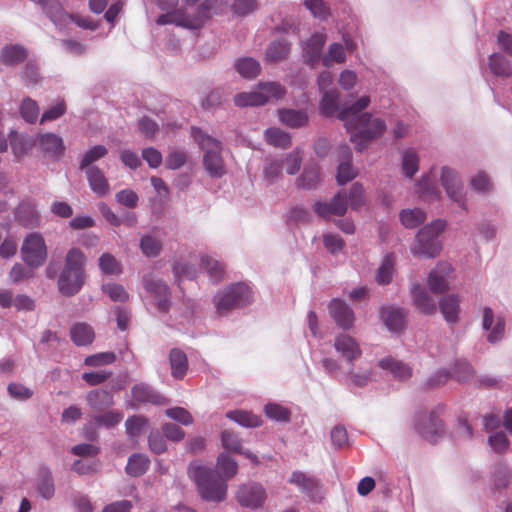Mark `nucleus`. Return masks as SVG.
<instances>
[{"mask_svg":"<svg viewBox=\"0 0 512 512\" xmlns=\"http://www.w3.org/2000/svg\"><path fill=\"white\" fill-rule=\"evenodd\" d=\"M70 335L72 341L77 346L88 345L94 339V331L92 327L86 323L75 324L70 330Z\"/></svg>","mask_w":512,"mask_h":512,"instance_id":"34","label":"nucleus"},{"mask_svg":"<svg viewBox=\"0 0 512 512\" xmlns=\"http://www.w3.org/2000/svg\"><path fill=\"white\" fill-rule=\"evenodd\" d=\"M489 67L493 74L501 77L512 76V64L499 53L492 54L489 57Z\"/></svg>","mask_w":512,"mask_h":512,"instance_id":"36","label":"nucleus"},{"mask_svg":"<svg viewBox=\"0 0 512 512\" xmlns=\"http://www.w3.org/2000/svg\"><path fill=\"white\" fill-rule=\"evenodd\" d=\"M115 198L119 204L127 208H135L139 201L137 193L132 189H123L117 192Z\"/></svg>","mask_w":512,"mask_h":512,"instance_id":"63","label":"nucleus"},{"mask_svg":"<svg viewBox=\"0 0 512 512\" xmlns=\"http://www.w3.org/2000/svg\"><path fill=\"white\" fill-rule=\"evenodd\" d=\"M417 193L426 201L437 200L440 196V191L434 185L429 175L423 176L418 182Z\"/></svg>","mask_w":512,"mask_h":512,"instance_id":"45","label":"nucleus"},{"mask_svg":"<svg viewBox=\"0 0 512 512\" xmlns=\"http://www.w3.org/2000/svg\"><path fill=\"white\" fill-rule=\"evenodd\" d=\"M320 181L319 167L316 165L305 167L301 176L296 180L299 188L312 189Z\"/></svg>","mask_w":512,"mask_h":512,"instance_id":"41","label":"nucleus"},{"mask_svg":"<svg viewBox=\"0 0 512 512\" xmlns=\"http://www.w3.org/2000/svg\"><path fill=\"white\" fill-rule=\"evenodd\" d=\"M339 92L336 89L325 91L320 102V111L325 116H332L339 110Z\"/></svg>","mask_w":512,"mask_h":512,"instance_id":"40","label":"nucleus"},{"mask_svg":"<svg viewBox=\"0 0 512 512\" xmlns=\"http://www.w3.org/2000/svg\"><path fill=\"white\" fill-rule=\"evenodd\" d=\"M334 348L349 363L360 357L362 353L359 344L347 334H340L335 338Z\"/></svg>","mask_w":512,"mask_h":512,"instance_id":"19","label":"nucleus"},{"mask_svg":"<svg viewBox=\"0 0 512 512\" xmlns=\"http://www.w3.org/2000/svg\"><path fill=\"white\" fill-rule=\"evenodd\" d=\"M235 66L239 74L248 79L256 77L260 72L259 62L250 57L239 59Z\"/></svg>","mask_w":512,"mask_h":512,"instance_id":"48","label":"nucleus"},{"mask_svg":"<svg viewBox=\"0 0 512 512\" xmlns=\"http://www.w3.org/2000/svg\"><path fill=\"white\" fill-rule=\"evenodd\" d=\"M257 0H234L232 4V12L237 16H247L258 9Z\"/></svg>","mask_w":512,"mask_h":512,"instance_id":"58","label":"nucleus"},{"mask_svg":"<svg viewBox=\"0 0 512 512\" xmlns=\"http://www.w3.org/2000/svg\"><path fill=\"white\" fill-rule=\"evenodd\" d=\"M149 459L141 454H134L129 457L126 471L129 475L138 477L144 474L149 467Z\"/></svg>","mask_w":512,"mask_h":512,"instance_id":"43","label":"nucleus"},{"mask_svg":"<svg viewBox=\"0 0 512 512\" xmlns=\"http://www.w3.org/2000/svg\"><path fill=\"white\" fill-rule=\"evenodd\" d=\"M102 290L112 301L125 302L129 299V294L125 288L117 283H108L103 285Z\"/></svg>","mask_w":512,"mask_h":512,"instance_id":"57","label":"nucleus"},{"mask_svg":"<svg viewBox=\"0 0 512 512\" xmlns=\"http://www.w3.org/2000/svg\"><path fill=\"white\" fill-rule=\"evenodd\" d=\"M226 416L244 427H258L262 424L261 418L252 412L235 410L228 412Z\"/></svg>","mask_w":512,"mask_h":512,"instance_id":"42","label":"nucleus"},{"mask_svg":"<svg viewBox=\"0 0 512 512\" xmlns=\"http://www.w3.org/2000/svg\"><path fill=\"white\" fill-rule=\"evenodd\" d=\"M200 269L208 275L213 284L220 283L225 275L224 265L210 256L201 257Z\"/></svg>","mask_w":512,"mask_h":512,"instance_id":"28","label":"nucleus"},{"mask_svg":"<svg viewBox=\"0 0 512 512\" xmlns=\"http://www.w3.org/2000/svg\"><path fill=\"white\" fill-rule=\"evenodd\" d=\"M169 360L172 376L177 379L183 378L188 368L186 354L178 348H173L170 351Z\"/></svg>","mask_w":512,"mask_h":512,"instance_id":"31","label":"nucleus"},{"mask_svg":"<svg viewBox=\"0 0 512 512\" xmlns=\"http://www.w3.org/2000/svg\"><path fill=\"white\" fill-rule=\"evenodd\" d=\"M379 366L389 370L392 375L399 380H406L411 377L412 369L405 363L392 357H386L379 361Z\"/></svg>","mask_w":512,"mask_h":512,"instance_id":"29","label":"nucleus"},{"mask_svg":"<svg viewBox=\"0 0 512 512\" xmlns=\"http://www.w3.org/2000/svg\"><path fill=\"white\" fill-rule=\"evenodd\" d=\"M285 89L276 82L259 84V90L239 93L234 97L235 104L239 107L264 105L271 99H281Z\"/></svg>","mask_w":512,"mask_h":512,"instance_id":"8","label":"nucleus"},{"mask_svg":"<svg viewBox=\"0 0 512 512\" xmlns=\"http://www.w3.org/2000/svg\"><path fill=\"white\" fill-rule=\"evenodd\" d=\"M402 225L407 229H414L426 220V214L418 209H404L399 214Z\"/></svg>","mask_w":512,"mask_h":512,"instance_id":"38","label":"nucleus"},{"mask_svg":"<svg viewBox=\"0 0 512 512\" xmlns=\"http://www.w3.org/2000/svg\"><path fill=\"white\" fill-rule=\"evenodd\" d=\"M23 260L30 267L41 266L47 258V248L43 237L37 233L29 234L21 247Z\"/></svg>","mask_w":512,"mask_h":512,"instance_id":"9","label":"nucleus"},{"mask_svg":"<svg viewBox=\"0 0 512 512\" xmlns=\"http://www.w3.org/2000/svg\"><path fill=\"white\" fill-rule=\"evenodd\" d=\"M452 273V266L449 263L442 262L429 273L428 285L435 294H442L449 288L448 279Z\"/></svg>","mask_w":512,"mask_h":512,"instance_id":"16","label":"nucleus"},{"mask_svg":"<svg viewBox=\"0 0 512 512\" xmlns=\"http://www.w3.org/2000/svg\"><path fill=\"white\" fill-rule=\"evenodd\" d=\"M85 174L91 190L98 196H105L109 193V183L104 176V173L97 167H88L85 169Z\"/></svg>","mask_w":512,"mask_h":512,"instance_id":"24","label":"nucleus"},{"mask_svg":"<svg viewBox=\"0 0 512 512\" xmlns=\"http://www.w3.org/2000/svg\"><path fill=\"white\" fill-rule=\"evenodd\" d=\"M441 182L448 196L455 201L461 208L466 209V198L463 193V187L456 172L450 168L442 169Z\"/></svg>","mask_w":512,"mask_h":512,"instance_id":"12","label":"nucleus"},{"mask_svg":"<svg viewBox=\"0 0 512 512\" xmlns=\"http://www.w3.org/2000/svg\"><path fill=\"white\" fill-rule=\"evenodd\" d=\"M27 57V52L20 45H6L0 53V62L5 65H16L23 62Z\"/></svg>","mask_w":512,"mask_h":512,"instance_id":"30","label":"nucleus"},{"mask_svg":"<svg viewBox=\"0 0 512 512\" xmlns=\"http://www.w3.org/2000/svg\"><path fill=\"white\" fill-rule=\"evenodd\" d=\"M35 144L46 157L50 158L60 157L65 151L62 137L51 132L38 134Z\"/></svg>","mask_w":512,"mask_h":512,"instance_id":"14","label":"nucleus"},{"mask_svg":"<svg viewBox=\"0 0 512 512\" xmlns=\"http://www.w3.org/2000/svg\"><path fill=\"white\" fill-rule=\"evenodd\" d=\"M194 479L203 500L221 502L226 498L227 483L211 469L194 467Z\"/></svg>","mask_w":512,"mask_h":512,"instance_id":"7","label":"nucleus"},{"mask_svg":"<svg viewBox=\"0 0 512 512\" xmlns=\"http://www.w3.org/2000/svg\"><path fill=\"white\" fill-rule=\"evenodd\" d=\"M86 402L95 412H104L114 404L113 395L103 389H94L87 393Z\"/></svg>","mask_w":512,"mask_h":512,"instance_id":"21","label":"nucleus"},{"mask_svg":"<svg viewBox=\"0 0 512 512\" xmlns=\"http://www.w3.org/2000/svg\"><path fill=\"white\" fill-rule=\"evenodd\" d=\"M343 153V160L340 162L337 171V182L339 185H344L357 176V171L351 164V151L347 145L340 147Z\"/></svg>","mask_w":512,"mask_h":512,"instance_id":"25","label":"nucleus"},{"mask_svg":"<svg viewBox=\"0 0 512 512\" xmlns=\"http://www.w3.org/2000/svg\"><path fill=\"white\" fill-rule=\"evenodd\" d=\"M143 285L145 290L154 297L157 309L160 312H167L170 306L167 285L152 275H145L143 277Z\"/></svg>","mask_w":512,"mask_h":512,"instance_id":"11","label":"nucleus"},{"mask_svg":"<svg viewBox=\"0 0 512 512\" xmlns=\"http://www.w3.org/2000/svg\"><path fill=\"white\" fill-rule=\"evenodd\" d=\"M38 103L30 97H26L20 104V115L27 123L33 124L39 117Z\"/></svg>","mask_w":512,"mask_h":512,"instance_id":"47","label":"nucleus"},{"mask_svg":"<svg viewBox=\"0 0 512 512\" xmlns=\"http://www.w3.org/2000/svg\"><path fill=\"white\" fill-rule=\"evenodd\" d=\"M416 432L430 443H436L444 435V425L435 411L419 414L415 422Z\"/></svg>","mask_w":512,"mask_h":512,"instance_id":"10","label":"nucleus"},{"mask_svg":"<svg viewBox=\"0 0 512 512\" xmlns=\"http://www.w3.org/2000/svg\"><path fill=\"white\" fill-rule=\"evenodd\" d=\"M146 419L143 416H131L125 422L126 432L130 438H135L142 432L146 425Z\"/></svg>","mask_w":512,"mask_h":512,"instance_id":"62","label":"nucleus"},{"mask_svg":"<svg viewBox=\"0 0 512 512\" xmlns=\"http://www.w3.org/2000/svg\"><path fill=\"white\" fill-rule=\"evenodd\" d=\"M329 313L336 324L343 329H348L354 322V313L352 309L342 300L333 299L329 303Z\"/></svg>","mask_w":512,"mask_h":512,"instance_id":"17","label":"nucleus"},{"mask_svg":"<svg viewBox=\"0 0 512 512\" xmlns=\"http://www.w3.org/2000/svg\"><path fill=\"white\" fill-rule=\"evenodd\" d=\"M326 42V34L314 33L310 39L304 44L303 52L306 61L314 65L321 58V52Z\"/></svg>","mask_w":512,"mask_h":512,"instance_id":"23","label":"nucleus"},{"mask_svg":"<svg viewBox=\"0 0 512 512\" xmlns=\"http://www.w3.org/2000/svg\"><path fill=\"white\" fill-rule=\"evenodd\" d=\"M264 412L269 419L277 422H289L291 418L290 410L287 407L277 403L266 404L264 407Z\"/></svg>","mask_w":512,"mask_h":512,"instance_id":"49","label":"nucleus"},{"mask_svg":"<svg viewBox=\"0 0 512 512\" xmlns=\"http://www.w3.org/2000/svg\"><path fill=\"white\" fill-rule=\"evenodd\" d=\"M395 258L393 254H387L376 273V281L380 285L388 284L393 275Z\"/></svg>","mask_w":512,"mask_h":512,"instance_id":"46","label":"nucleus"},{"mask_svg":"<svg viewBox=\"0 0 512 512\" xmlns=\"http://www.w3.org/2000/svg\"><path fill=\"white\" fill-rule=\"evenodd\" d=\"M413 303L416 308L424 314H433L436 311V304L429 296L423 286L414 285L412 290Z\"/></svg>","mask_w":512,"mask_h":512,"instance_id":"26","label":"nucleus"},{"mask_svg":"<svg viewBox=\"0 0 512 512\" xmlns=\"http://www.w3.org/2000/svg\"><path fill=\"white\" fill-rule=\"evenodd\" d=\"M8 394L15 400L25 401L32 397L33 392L20 383H11L7 387Z\"/></svg>","mask_w":512,"mask_h":512,"instance_id":"64","label":"nucleus"},{"mask_svg":"<svg viewBox=\"0 0 512 512\" xmlns=\"http://www.w3.org/2000/svg\"><path fill=\"white\" fill-rule=\"evenodd\" d=\"M35 486L38 494L45 500H50L55 494V484L52 473L47 467H40L37 472Z\"/></svg>","mask_w":512,"mask_h":512,"instance_id":"22","label":"nucleus"},{"mask_svg":"<svg viewBox=\"0 0 512 512\" xmlns=\"http://www.w3.org/2000/svg\"><path fill=\"white\" fill-rule=\"evenodd\" d=\"M116 360V355L113 352H101L87 356L84 360L86 366L100 367L112 364Z\"/></svg>","mask_w":512,"mask_h":512,"instance_id":"59","label":"nucleus"},{"mask_svg":"<svg viewBox=\"0 0 512 512\" xmlns=\"http://www.w3.org/2000/svg\"><path fill=\"white\" fill-rule=\"evenodd\" d=\"M440 311L448 322H456L459 312V299L455 295L444 297L440 301Z\"/></svg>","mask_w":512,"mask_h":512,"instance_id":"39","label":"nucleus"},{"mask_svg":"<svg viewBox=\"0 0 512 512\" xmlns=\"http://www.w3.org/2000/svg\"><path fill=\"white\" fill-rule=\"evenodd\" d=\"M99 268L104 274H119L121 273V265L116 258L109 254L104 253L99 257Z\"/></svg>","mask_w":512,"mask_h":512,"instance_id":"55","label":"nucleus"},{"mask_svg":"<svg viewBox=\"0 0 512 512\" xmlns=\"http://www.w3.org/2000/svg\"><path fill=\"white\" fill-rule=\"evenodd\" d=\"M157 23L161 25L165 24H175L180 27L192 28V18L182 9L175 10L173 12L160 15L157 19Z\"/></svg>","mask_w":512,"mask_h":512,"instance_id":"33","label":"nucleus"},{"mask_svg":"<svg viewBox=\"0 0 512 512\" xmlns=\"http://www.w3.org/2000/svg\"><path fill=\"white\" fill-rule=\"evenodd\" d=\"M380 315L390 331L399 332L406 326L407 313L404 309L387 306L381 309Z\"/></svg>","mask_w":512,"mask_h":512,"instance_id":"18","label":"nucleus"},{"mask_svg":"<svg viewBox=\"0 0 512 512\" xmlns=\"http://www.w3.org/2000/svg\"><path fill=\"white\" fill-rule=\"evenodd\" d=\"M123 419V413L118 410L104 411L93 416L92 421L96 427L113 428Z\"/></svg>","mask_w":512,"mask_h":512,"instance_id":"37","label":"nucleus"},{"mask_svg":"<svg viewBox=\"0 0 512 512\" xmlns=\"http://www.w3.org/2000/svg\"><path fill=\"white\" fill-rule=\"evenodd\" d=\"M351 209L358 210L365 204V193L362 184L355 182L350 189L348 201Z\"/></svg>","mask_w":512,"mask_h":512,"instance_id":"56","label":"nucleus"},{"mask_svg":"<svg viewBox=\"0 0 512 512\" xmlns=\"http://www.w3.org/2000/svg\"><path fill=\"white\" fill-rule=\"evenodd\" d=\"M194 142L203 151V167L212 177L220 178L226 174L222 157V143L216 138L194 128Z\"/></svg>","mask_w":512,"mask_h":512,"instance_id":"3","label":"nucleus"},{"mask_svg":"<svg viewBox=\"0 0 512 512\" xmlns=\"http://www.w3.org/2000/svg\"><path fill=\"white\" fill-rule=\"evenodd\" d=\"M140 249L146 257H157L162 249L161 242L151 235H144L140 239Z\"/></svg>","mask_w":512,"mask_h":512,"instance_id":"53","label":"nucleus"},{"mask_svg":"<svg viewBox=\"0 0 512 512\" xmlns=\"http://www.w3.org/2000/svg\"><path fill=\"white\" fill-rule=\"evenodd\" d=\"M217 468L221 473V479L227 480L233 478L238 472V464L236 460L230 457L227 453H221L217 459Z\"/></svg>","mask_w":512,"mask_h":512,"instance_id":"35","label":"nucleus"},{"mask_svg":"<svg viewBox=\"0 0 512 512\" xmlns=\"http://www.w3.org/2000/svg\"><path fill=\"white\" fill-rule=\"evenodd\" d=\"M403 170L409 178L413 177L418 171L419 158L413 149H408L403 154Z\"/></svg>","mask_w":512,"mask_h":512,"instance_id":"54","label":"nucleus"},{"mask_svg":"<svg viewBox=\"0 0 512 512\" xmlns=\"http://www.w3.org/2000/svg\"><path fill=\"white\" fill-rule=\"evenodd\" d=\"M290 46L285 40L272 42L266 51V57L269 61H281L289 53Z\"/></svg>","mask_w":512,"mask_h":512,"instance_id":"50","label":"nucleus"},{"mask_svg":"<svg viewBox=\"0 0 512 512\" xmlns=\"http://www.w3.org/2000/svg\"><path fill=\"white\" fill-rule=\"evenodd\" d=\"M346 59L345 49L342 44L333 43L329 46L328 52L322 58L323 65L330 67L332 63H344Z\"/></svg>","mask_w":512,"mask_h":512,"instance_id":"51","label":"nucleus"},{"mask_svg":"<svg viewBox=\"0 0 512 512\" xmlns=\"http://www.w3.org/2000/svg\"><path fill=\"white\" fill-rule=\"evenodd\" d=\"M237 501L241 506L258 508L266 500V491L259 484L242 485L237 491Z\"/></svg>","mask_w":512,"mask_h":512,"instance_id":"13","label":"nucleus"},{"mask_svg":"<svg viewBox=\"0 0 512 512\" xmlns=\"http://www.w3.org/2000/svg\"><path fill=\"white\" fill-rule=\"evenodd\" d=\"M131 393L133 399L140 403H152L156 405H163L167 403L164 396L158 394L150 385L145 383L134 385Z\"/></svg>","mask_w":512,"mask_h":512,"instance_id":"20","label":"nucleus"},{"mask_svg":"<svg viewBox=\"0 0 512 512\" xmlns=\"http://www.w3.org/2000/svg\"><path fill=\"white\" fill-rule=\"evenodd\" d=\"M445 227L446 222L437 219L421 228L416 235L412 253L424 258H434L439 255L442 250V245L438 237Z\"/></svg>","mask_w":512,"mask_h":512,"instance_id":"6","label":"nucleus"},{"mask_svg":"<svg viewBox=\"0 0 512 512\" xmlns=\"http://www.w3.org/2000/svg\"><path fill=\"white\" fill-rule=\"evenodd\" d=\"M279 118L283 124L291 128L303 127L308 122V115L305 111H298L294 109L280 110Z\"/></svg>","mask_w":512,"mask_h":512,"instance_id":"32","label":"nucleus"},{"mask_svg":"<svg viewBox=\"0 0 512 512\" xmlns=\"http://www.w3.org/2000/svg\"><path fill=\"white\" fill-rule=\"evenodd\" d=\"M266 141L275 147L286 149L291 145V137L279 128H268L265 131Z\"/></svg>","mask_w":512,"mask_h":512,"instance_id":"44","label":"nucleus"},{"mask_svg":"<svg viewBox=\"0 0 512 512\" xmlns=\"http://www.w3.org/2000/svg\"><path fill=\"white\" fill-rule=\"evenodd\" d=\"M253 294L251 288L242 282L226 286L213 297V303L220 315L249 305Z\"/></svg>","mask_w":512,"mask_h":512,"instance_id":"5","label":"nucleus"},{"mask_svg":"<svg viewBox=\"0 0 512 512\" xmlns=\"http://www.w3.org/2000/svg\"><path fill=\"white\" fill-rule=\"evenodd\" d=\"M222 445L226 450L235 452V453H243L241 440L238 436L229 430H225L221 434Z\"/></svg>","mask_w":512,"mask_h":512,"instance_id":"60","label":"nucleus"},{"mask_svg":"<svg viewBox=\"0 0 512 512\" xmlns=\"http://www.w3.org/2000/svg\"><path fill=\"white\" fill-rule=\"evenodd\" d=\"M370 104L369 96H362L354 104L339 111L338 118L346 121V129L350 132V140L358 151H363L368 144L380 137L386 130L385 122L373 118L370 113H361Z\"/></svg>","mask_w":512,"mask_h":512,"instance_id":"1","label":"nucleus"},{"mask_svg":"<svg viewBox=\"0 0 512 512\" xmlns=\"http://www.w3.org/2000/svg\"><path fill=\"white\" fill-rule=\"evenodd\" d=\"M39 6L43 13L60 31L65 30L69 23L74 22L79 27L87 30H96L98 25L88 17H79L67 13L59 0H30Z\"/></svg>","mask_w":512,"mask_h":512,"instance_id":"4","label":"nucleus"},{"mask_svg":"<svg viewBox=\"0 0 512 512\" xmlns=\"http://www.w3.org/2000/svg\"><path fill=\"white\" fill-rule=\"evenodd\" d=\"M219 0H206L201 7L198 8L197 16L194 15V30L201 27L204 21L210 18V12L215 9Z\"/></svg>","mask_w":512,"mask_h":512,"instance_id":"61","label":"nucleus"},{"mask_svg":"<svg viewBox=\"0 0 512 512\" xmlns=\"http://www.w3.org/2000/svg\"><path fill=\"white\" fill-rule=\"evenodd\" d=\"M289 481L306 492L313 500L316 499L320 483L315 477L308 476L303 472H293Z\"/></svg>","mask_w":512,"mask_h":512,"instance_id":"27","label":"nucleus"},{"mask_svg":"<svg viewBox=\"0 0 512 512\" xmlns=\"http://www.w3.org/2000/svg\"><path fill=\"white\" fill-rule=\"evenodd\" d=\"M86 257L79 248H71L65 257V263L58 277V290L67 297L77 294L84 284V266Z\"/></svg>","mask_w":512,"mask_h":512,"instance_id":"2","label":"nucleus"},{"mask_svg":"<svg viewBox=\"0 0 512 512\" xmlns=\"http://www.w3.org/2000/svg\"><path fill=\"white\" fill-rule=\"evenodd\" d=\"M313 209L319 217L324 219H329L331 216H343L347 211V199L342 192H338L330 203L316 202Z\"/></svg>","mask_w":512,"mask_h":512,"instance_id":"15","label":"nucleus"},{"mask_svg":"<svg viewBox=\"0 0 512 512\" xmlns=\"http://www.w3.org/2000/svg\"><path fill=\"white\" fill-rule=\"evenodd\" d=\"M108 150L103 145H96L89 149L80 160V168L82 170L87 169L88 167H93L92 163L98 161L99 159L106 156Z\"/></svg>","mask_w":512,"mask_h":512,"instance_id":"52","label":"nucleus"}]
</instances>
